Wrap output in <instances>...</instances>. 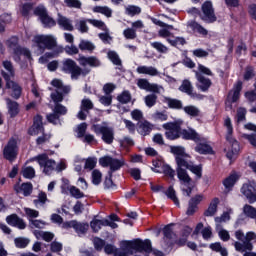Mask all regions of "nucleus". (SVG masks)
Returning a JSON list of instances; mask_svg holds the SVG:
<instances>
[{
  "mask_svg": "<svg viewBox=\"0 0 256 256\" xmlns=\"http://www.w3.org/2000/svg\"><path fill=\"white\" fill-rule=\"evenodd\" d=\"M171 153L175 155L177 163V176L182 183V193L186 197H190L193 192V187H191V177L187 174L188 168L191 167L193 162L191 161V156L185 153V148L181 146H172Z\"/></svg>",
  "mask_w": 256,
  "mask_h": 256,
  "instance_id": "1",
  "label": "nucleus"
},
{
  "mask_svg": "<svg viewBox=\"0 0 256 256\" xmlns=\"http://www.w3.org/2000/svg\"><path fill=\"white\" fill-rule=\"evenodd\" d=\"M32 48L37 55H43L45 49L53 50L46 52L39 58V63L42 64L48 63L49 59H55L63 53V47L57 46V38L53 35H35L32 39Z\"/></svg>",
  "mask_w": 256,
  "mask_h": 256,
  "instance_id": "2",
  "label": "nucleus"
},
{
  "mask_svg": "<svg viewBox=\"0 0 256 256\" xmlns=\"http://www.w3.org/2000/svg\"><path fill=\"white\" fill-rule=\"evenodd\" d=\"M135 251L137 253H149L151 251V240L122 241L120 249L114 252V256H129L133 255Z\"/></svg>",
  "mask_w": 256,
  "mask_h": 256,
  "instance_id": "3",
  "label": "nucleus"
},
{
  "mask_svg": "<svg viewBox=\"0 0 256 256\" xmlns=\"http://www.w3.org/2000/svg\"><path fill=\"white\" fill-rule=\"evenodd\" d=\"M6 45L9 49H12L14 61L19 63L22 68L27 67L25 64L21 63V60L25 59V61H31V51L25 47L19 46V38L17 36L10 37L6 41Z\"/></svg>",
  "mask_w": 256,
  "mask_h": 256,
  "instance_id": "4",
  "label": "nucleus"
},
{
  "mask_svg": "<svg viewBox=\"0 0 256 256\" xmlns=\"http://www.w3.org/2000/svg\"><path fill=\"white\" fill-rule=\"evenodd\" d=\"M224 125L227 129L226 140L228 143V148H225L226 157L228 159H235V156L239 154L241 151V146H239V142L233 138V125L231 124V118H226L224 121Z\"/></svg>",
  "mask_w": 256,
  "mask_h": 256,
  "instance_id": "5",
  "label": "nucleus"
},
{
  "mask_svg": "<svg viewBox=\"0 0 256 256\" xmlns=\"http://www.w3.org/2000/svg\"><path fill=\"white\" fill-rule=\"evenodd\" d=\"M235 237L238 239V241H241L234 243L236 251H239L240 253H245V251H253V243L251 242L256 241L255 232L250 231L245 234L241 230H238L235 232Z\"/></svg>",
  "mask_w": 256,
  "mask_h": 256,
  "instance_id": "6",
  "label": "nucleus"
},
{
  "mask_svg": "<svg viewBox=\"0 0 256 256\" xmlns=\"http://www.w3.org/2000/svg\"><path fill=\"white\" fill-rule=\"evenodd\" d=\"M62 71L71 75V79L77 80L79 77H85L91 73L89 68H81L77 65V62L71 59H65L62 62Z\"/></svg>",
  "mask_w": 256,
  "mask_h": 256,
  "instance_id": "7",
  "label": "nucleus"
},
{
  "mask_svg": "<svg viewBox=\"0 0 256 256\" xmlns=\"http://www.w3.org/2000/svg\"><path fill=\"white\" fill-rule=\"evenodd\" d=\"M91 130L96 133V135H102V141L107 143V145H111L115 139L113 128L109 127V124L106 122H103L102 124H93Z\"/></svg>",
  "mask_w": 256,
  "mask_h": 256,
  "instance_id": "8",
  "label": "nucleus"
},
{
  "mask_svg": "<svg viewBox=\"0 0 256 256\" xmlns=\"http://www.w3.org/2000/svg\"><path fill=\"white\" fill-rule=\"evenodd\" d=\"M51 85L56 88L50 95L53 103H61V101H63V95L71 91V88L69 86H64L63 82L59 79L52 80Z\"/></svg>",
  "mask_w": 256,
  "mask_h": 256,
  "instance_id": "9",
  "label": "nucleus"
},
{
  "mask_svg": "<svg viewBox=\"0 0 256 256\" xmlns=\"http://www.w3.org/2000/svg\"><path fill=\"white\" fill-rule=\"evenodd\" d=\"M33 161H37L45 175H51L55 171V167H57L55 160L49 159L47 154H40L33 158Z\"/></svg>",
  "mask_w": 256,
  "mask_h": 256,
  "instance_id": "10",
  "label": "nucleus"
},
{
  "mask_svg": "<svg viewBox=\"0 0 256 256\" xmlns=\"http://www.w3.org/2000/svg\"><path fill=\"white\" fill-rule=\"evenodd\" d=\"M99 163L102 167H110L109 173H115V171H119L125 165V160L104 156L100 158Z\"/></svg>",
  "mask_w": 256,
  "mask_h": 256,
  "instance_id": "11",
  "label": "nucleus"
},
{
  "mask_svg": "<svg viewBox=\"0 0 256 256\" xmlns=\"http://www.w3.org/2000/svg\"><path fill=\"white\" fill-rule=\"evenodd\" d=\"M200 19L204 23H215L217 16L215 15V9L211 1H206L202 4V12H200Z\"/></svg>",
  "mask_w": 256,
  "mask_h": 256,
  "instance_id": "12",
  "label": "nucleus"
},
{
  "mask_svg": "<svg viewBox=\"0 0 256 256\" xmlns=\"http://www.w3.org/2000/svg\"><path fill=\"white\" fill-rule=\"evenodd\" d=\"M55 105L52 108L53 113L47 115V121L53 125H61V120L59 119L61 115H67V107L59 104V102H54Z\"/></svg>",
  "mask_w": 256,
  "mask_h": 256,
  "instance_id": "13",
  "label": "nucleus"
},
{
  "mask_svg": "<svg viewBox=\"0 0 256 256\" xmlns=\"http://www.w3.org/2000/svg\"><path fill=\"white\" fill-rule=\"evenodd\" d=\"M163 129H165V136L170 141H175V139H179L181 137V125L177 122H167L162 125Z\"/></svg>",
  "mask_w": 256,
  "mask_h": 256,
  "instance_id": "14",
  "label": "nucleus"
},
{
  "mask_svg": "<svg viewBox=\"0 0 256 256\" xmlns=\"http://www.w3.org/2000/svg\"><path fill=\"white\" fill-rule=\"evenodd\" d=\"M18 151L17 139L11 138L3 149V157L7 161H15Z\"/></svg>",
  "mask_w": 256,
  "mask_h": 256,
  "instance_id": "15",
  "label": "nucleus"
},
{
  "mask_svg": "<svg viewBox=\"0 0 256 256\" xmlns=\"http://www.w3.org/2000/svg\"><path fill=\"white\" fill-rule=\"evenodd\" d=\"M151 190L154 193H159V192L164 193V195L167 196L168 199H171L177 207H180L179 198H177V195L173 186H169L167 191H165V188L163 186L151 184Z\"/></svg>",
  "mask_w": 256,
  "mask_h": 256,
  "instance_id": "16",
  "label": "nucleus"
},
{
  "mask_svg": "<svg viewBox=\"0 0 256 256\" xmlns=\"http://www.w3.org/2000/svg\"><path fill=\"white\" fill-rule=\"evenodd\" d=\"M34 14L39 17L41 23L44 24V27H55L56 22L49 16V14H47L45 6H38L35 8Z\"/></svg>",
  "mask_w": 256,
  "mask_h": 256,
  "instance_id": "17",
  "label": "nucleus"
},
{
  "mask_svg": "<svg viewBox=\"0 0 256 256\" xmlns=\"http://www.w3.org/2000/svg\"><path fill=\"white\" fill-rule=\"evenodd\" d=\"M241 193L246 196L249 203H255L256 201V182L249 181L248 183L244 184L241 188Z\"/></svg>",
  "mask_w": 256,
  "mask_h": 256,
  "instance_id": "18",
  "label": "nucleus"
},
{
  "mask_svg": "<svg viewBox=\"0 0 256 256\" xmlns=\"http://www.w3.org/2000/svg\"><path fill=\"white\" fill-rule=\"evenodd\" d=\"M137 86L139 89L149 91L150 93H160L163 91V86H160L159 84H151L149 80L145 78L138 79Z\"/></svg>",
  "mask_w": 256,
  "mask_h": 256,
  "instance_id": "19",
  "label": "nucleus"
},
{
  "mask_svg": "<svg viewBox=\"0 0 256 256\" xmlns=\"http://www.w3.org/2000/svg\"><path fill=\"white\" fill-rule=\"evenodd\" d=\"M241 89H243V83L238 82L234 85V88L228 93V97L226 100V107L228 109H231V103H237V101H239Z\"/></svg>",
  "mask_w": 256,
  "mask_h": 256,
  "instance_id": "20",
  "label": "nucleus"
},
{
  "mask_svg": "<svg viewBox=\"0 0 256 256\" xmlns=\"http://www.w3.org/2000/svg\"><path fill=\"white\" fill-rule=\"evenodd\" d=\"M203 199H205V196H203V194H198L189 200L188 208L186 210V215H188V217H191L197 213L199 210V203H201Z\"/></svg>",
  "mask_w": 256,
  "mask_h": 256,
  "instance_id": "21",
  "label": "nucleus"
},
{
  "mask_svg": "<svg viewBox=\"0 0 256 256\" xmlns=\"http://www.w3.org/2000/svg\"><path fill=\"white\" fill-rule=\"evenodd\" d=\"M64 229H74L78 235H85L87 233V229H89V224L77 222L75 220H71L65 222L63 224Z\"/></svg>",
  "mask_w": 256,
  "mask_h": 256,
  "instance_id": "22",
  "label": "nucleus"
},
{
  "mask_svg": "<svg viewBox=\"0 0 256 256\" xmlns=\"http://www.w3.org/2000/svg\"><path fill=\"white\" fill-rule=\"evenodd\" d=\"M62 181H64V184L61 186L62 193H67V191H69L74 199H83V197H85V194L81 192L79 188L69 185V180L64 178Z\"/></svg>",
  "mask_w": 256,
  "mask_h": 256,
  "instance_id": "23",
  "label": "nucleus"
},
{
  "mask_svg": "<svg viewBox=\"0 0 256 256\" xmlns=\"http://www.w3.org/2000/svg\"><path fill=\"white\" fill-rule=\"evenodd\" d=\"M180 137H182V139H185L186 141H194V143H199V141H203V137H201V135H199V133H197V131H195V129H183L181 131V135Z\"/></svg>",
  "mask_w": 256,
  "mask_h": 256,
  "instance_id": "24",
  "label": "nucleus"
},
{
  "mask_svg": "<svg viewBox=\"0 0 256 256\" xmlns=\"http://www.w3.org/2000/svg\"><path fill=\"white\" fill-rule=\"evenodd\" d=\"M194 151L200 155H213V147L207 143L205 138H202V141L196 142Z\"/></svg>",
  "mask_w": 256,
  "mask_h": 256,
  "instance_id": "25",
  "label": "nucleus"
},
{
  "mask_svg": "<svg viewBox=\"0 0 256 256\" xmlns=\"http://www.w3.org/2000/svg\"><path fill=\"white\" fill-rule=\"evenodd\" d=\"M78 63L82 67H87V65H89V67H101V60L95 56H80Z\"/></svg>",
  "mask_w": 256,
  "mask_h": 256,
  "instance_id": "26",
  "label": "nucleus"
},
{
  "mask_svg": "<svg viewBox=\"0 0 256 256\" xmlns=\"http://www.w3.org/2000/svg\"><path fill=\"white\" fill-rule=\"evenodd\" d=\"M43 131V117L37 115L34 117L33 125L29 128L28 133L29 135L35 136L39 135V133H43Z\"/></svg>",
  "mask_w": 256,
  "mask_h": 256,
  "instance_id": "27",
  "label": "nucleus"
},
{
  "mask_svg": "<svg viewBox=\"0 0 256 256\" xmlns=\"http://www.w3.org/2000/svg\"><path fill=\"white\" fill-rule=\"evenodd\" d=\"M6 81V89L11 90V96L14 99H19L21 97V86L17 84V82L11 80V78H8Z\"/></svg>",
  "mask_w": 256,
  "mask_h": 256,
  "instance_id": "28",
  "label": "nucleus"
},
{
  "mask_svg": "<svg viewBox=\"0 0 256 256\" xmlns=\"http://www.w3.org/2000/svg\"><path fill=\"white\" fill-rule=\"evenodd\" d=\"M57 23L64 31H73V29H75L73 26V21L61 14H58Z\"/></svg>",
  "mask_w": 256,
  "mask_h": 256,
  "instance_id": "29",
  "label": "nucleus"
},
{
  "mask_svg": "<svg viewBox=\"0 0 256 256\" xmlns=\"http://www.w3.org/2000/svg\"><path fill=\"white\" fill-rule=\"evenodd\" d=\"M136 73L139 75H149L150 77H157L159 75V70L153 66H138L136 69Z\"/></svg>",
  "mask_w": 256,
  "mask_h": 256,
  "instance_id": "30",
  "label": "nucleus"
},
{
  "mask_svg": "<svg viewBox=\"0 0 256 256\" xmlns=\"http://www.w3.org/2000/svg\"><path fill=\"white\" fill-rule=\"evenodd\" d=\"M196 79L198 81V88L201 89L203 92L209 91V87H211L212 82L211 79L206 78L203 74L196 72Z\"/></svg>",
  "mask_w": 256,
  "mask_h": 256,
  "instance_id": "31",
  "label": "nucleus"
},
{
  "mask_svg": "<svg viewBox=\"0 0 256 256\" xmlns=\"http://www.w3.org/2000/svg\"><path fill=\"white\" fill-rule=\"evenodd\" d=\"M14 189L16 193H18V195H24V197H29V195L33 193V184L23 183L21 184V186L16 185Z\"/></svg>",
  "mask_w": 256,
  "mask_h": 256,
  "instance_id": "32",
  "label": "nucleus"
},
{
  "mask_svg": "<svg viewBox=\"0 0 256 256\" xmlns=\"http://www.w3.org/2000/svg\"><path fill=\"white\" fill-rule=\"evenodd\" d=\"M244 128L247 129L248 131H254L252 135L249 134H243L242 137L244 139H248L249 143L256 148V126L253 123H248L244 125Z\"/></svg>",
  "mask_w": 256,
  "mask_h": 256,
  "instance_id": "33",
  "label": "nucleus"
},
{
  "mask_svg": "<svg viewBox=\"0 0 256 256\" xmlns=\"http://www.w3.org/2000/svg\"><path fill=\"white\" fill-rule=\"evenodd\" d=\"M179 91H181L182 93H186L193 99H197V97H199L197 94L193 93V85H191V82L189 80H184L182 82L181 86L179 87Z\"/></svg>",
  "mask_w": 256,
  "mask_h": 256,
  "instance_id": "34",
  "label": "nucleus"
},
{
  "mask_svg": "<svg viewBox=\"0 0 256 256\" xmlns=\"http://www.w3.org/2000/svg\"><path fill=\"white\" fill-rule=\"evenodd\" d=\"M3 67L4 69L7 71H3L2 72V76L5 80L8 79H13L15 77V69L13 68V64L11 63V61H4L3 62Z\"/></svg>",
  "mask_w": 256,
  "mask_h": 256,
  "instance_id": "35",
  "label": "nucleus"
},
{
  "mask_svg": "<svg viewBox=\"0 0 256 256\" xmlns=\"http://www.w3.org/2000/svg\"><path fill=\"white\" fill-rule=\"evenodd\" d=\"M6 105L10 117H17L19 115V104L11 98H6Z\"/></svg>",
  "mask_w": 256,
  "mask_h": 256,
  "instance_id": "36",
  "label": "nucleus"
},
{
  "mask_svg": "<svg viewBox=\"0 0 256 256\" xmlns=\"http://www.w3.org/2000/svg\"><path fill=\"white\" fill-rule=\"evenodd\" d=\"M237 181H239V174L236 172H233L226 179H224L223 185L225 189L229 190L235 185V183H237Z\"/></svg>",
  "mask_w": 256,
  "mask_h": 256,
  "instance_id": "37",
  "label": "nucleus"
},
{
  "mask_svg": "<svg viewBox=\"0 0 256 256\" xmlns=\"http://www.w3.org/2000/svg\"><path fill=\"white\" fill-rule=\"evenodd\" d=\"M89 23V19H78L75 21V27L79 33H89V26L87 25Z\"/></svg>",
  "mask_w": 256,
  "mask_h": 256,
  "instance_id": "38",
  "label": "nucleus"
},
{
  "mask_svg": "<svg viewBox=\"0 0 256 256\" xmlns=\"http://www.w3.org/2000/svg\"><path fill=\"white\" fill-rule=\"evenodd\" d=\"M93 13H100L107 18L113 17V9L108 6H94L92 8Z\"/></svg>",
  "mask_w": 256,
  "mask_h": 256,
  "instance_id": "39",
  "label": "nucleus"
},
{
  "mask_svg": "<svg viewBox=\"0 0 256 256\" xmlns=\"http://www.w3.org/2000/svg\"><path fill=\"white\" fill-rule=\"evenodd\" d=\"M34 235L36 239H43V241H46L47 243H50V241H53V238L55 235L51 232H45L41 230H35Z\"/></svg>",
  "mask_w": 256,
  "mask_h": 256,
  "instance_id": "40",
  "label": "nucleus"
},
{
  "mask_svg": "<svg viewBox=\"0 0 256 256\" xmlns=\"http://www.w3.org/2000/svg\"><path fill=\"white\" fill-rule=\"evenodd\" d=\"M138 131H139L140 135H143L145 137V135H149V133H151V131H153V124H151V122L145 120L142 123H140Z\"/></svg>",
  "mask_w": 256,
  "mask_h": 256,
  "instance_id": "41",
  "label": "nucleus"
},
{
  "mask_svg": "<svg viewBox=\"0 0 256 256\" xmlns=\"http://www.w3.org/2000/svg\"><path fill=\"white\" fill-rule=\"evenodd\" d=\"M219 205V198H214L208 209L204 212L205 217H213L217 213V206Z\"/></svg>",
  "mask_w": 256,
  "mask_h": 256,
  "instance_id": "42",
  "label": "nucleus"
},
{
  "mask_svg": "<svg viewBox=\"0 0 256 256\" xmlns=\"http://www.w3.org/2000/svg\"><path fill=\"white\" fill-rule=\"evenodd\" d=\"M193 232V228L185 226L181 231V238L178 240V245H185L189 235Z\"/></svg>",
  "mask_w": 256,
  "mask_h": 256,
  "instance_id": "43",
  "label": "nucleus"
},
{
  "mask_svg": "<svg viewBox=\"0 0 256 256\" xmlns=\"http://www.w3.org/2000/svg\"><path fill=\"white\" fill-rule=\"evenodd\" d=\"M125 15L129 17H135V15H141V7L136 5L125 6Z\"/></svg>",
  "mask_w": 256,
  "mask_h": 256,
  "instance_id": "44",
  "label": "nucleus"
},
{
  "mask_svg": "<svg viewBox=\"0 0 256 256\" xmlns=\"http://www.w3.org/2000/svg\"><path fill=\"white\" fill-rule=\"evenodd\" d=\"M164 103H166L168 105V107H170V109H182L183 108V103L177 99L165 97Z\"/></svg>",
  "mask_w": 256,
  "mask_h": 256,
  "instance_id": "45",
  "label": "nucleus"
},
{
  "mask_svg": "<svg viewBox=\"0 0 256 256\" xmlns=\"http://www.w3.org/2000/svg\"><path fill=\"white\" fill-rule=\"evenodd\" d=\"M90 226H91L92 231H94V233H97V232L101 231V227H105V219L99 220L97 218H94L90 222Z\"/></svg>",
  "mask_w": 256,
  "mask_h": 256,
  "instance_id": "46",
  "label": "nucleus"
},
{
  "mask_svg": "<svg viewBox=\"0 0 256 256\" xmlns=\"http://www.w3.org/2000/svg\"><path fill=\"white\" fill-rule=\"evenodd\" d=\"M79 49L81 51H89L91 53L92 51H95V44H93L89 40H81L79 44Z\"/></svg>",
  "mask_w": 256,
  "mask_h": 256,
  "instance_id": "47",
  "label": "nucleus"
},
{
  "mask_svg": "<svg viewBox=\"0 0 256 256\" xmlns=\"http://www.w3.org/2000/svg\"><path fill=\"white\" fill-rule=\"evenodd\" d=\"M151 117L153 121H160L161 123L169 119V115H167V112L165 111H156L151 115Z\"/></svg>",
  "mask_w": 256,
  "mask_h": 256,
  "instance_id": "48",
  "label": "nucleus"
},
{
  "mask_svg": "<svg viewBox=\"0 0 256 256\" xmlns=\"http://www.w3.org/2000/svg\"><path fill=\"white\" fill-rule=\"evenodd\" d=\"M210 249H212V251H216V253H220L222 256L229 255V253L227 252V248L221 246V243L219 242L210 244Z\"/></svg>",
  "mask_w": 256,
  "mask_h": 256,
  "instance_id": "49",
  "label": "nucleus"
},
{
  "mask_svg": "<svg viewBox=\"0 0 256 256\" xmlns=\"http://www.w3.org/2000/svg\"><path fill=\"white\" fill-rule=\"evenodd\" d=\"M243 213L246 217H250V219H256V209L249 204L244 205Z\"/></svg>",
  "mask_w": 256,
  "mask_h": 256,
  "instance_id": "50",
  "label": "nucleus"
},
{
  "mask_svg": "<svg viewBox=\"0 0 256 256\" xmlns=\"http://www.w3.org/2000/svg\"><path fill=\"white\" fill-rule=\"evenodd\" d=\"M47 201H49V199H47V194L45 192H40L38 198L35 199L33 203L36 207H43Z\"/></svg>",
  "mask_w": 256,
  "mask_h": 256,
  "instance_id": "51",
  "label": "nucleus"
},
{
  "mask_svg": "<svg viewBox=\"0 0 256 256\" xmlns=\"http://www.w3.org/2000/svg\"><path fill=\"white\" fill-rule=\"evenodd\" d=\"M88 23L90 25H93V27H96L97 29H101V31H108L107 25H105V22L97 19H88Z\"/></svg>",
  "mask_w": 256,
  "mask_h": 256,
  "instance_id": "52",
  "label": "nucleus"
},
{
  "mask_svg": "<svg viewBox=\"0 0 256 256\" xmlns=\"http://www.w3.org/2000/svg\"><path fill=\"white\" fill-rule=\"evenodd\" d=\"M117 100L119 103H122V105H126V103L131 102V93H129V91H123L120 95H118Z\"/></svg>",
  "mask_w": 256,
  "mask_h": 256,
  "instance_id": "53",
  "label": "nucleus"
},
{
  "mask_svg": "<svg viewBox=\"0 0 256 256\" xmlns=\"http://www.w3.org/2000/svg\"><path fill=\"white\" fill-rule=\"evenodd\" d=\"M22 175L25 179H33L35 177V168L31 166L24 167L22 169Z\"/></svg>",
  "mask_w": 256,
  "mask_h": 256,
  "instance_id": "54",
  "label": "nucleus"
},
{
  "mask_svg": "<svg viewBox=\"0 0 256 256\" xmlns=\"http://www.w3.org/2000/svg\"><path fill=\"white\" fill-rule=\"evenodd\" d=\"M168 43L172 45V47H177L179 45H185L186 41L183 37L172 36V38H168Z\"/></svg>",
  "mask_w": 256,
  "mask_h": 256,
  "instance_id": "55",
  "label": "nucleus"
},
{
  "mask_svg": "<svg viewBox=\"0 0 256 256\" xmlns=\"http://www.w3.org/2000/svg\"><path fill=\"white\" fill-rule=\"evenodd\" d=\"M144 101H145L146 107H149V108L155 107L157 103V95L155 94L147 95L145 96Z\"/></svg>",
  "mask_w": 256,
  "mask_h": 256,
  "instance_id": "56",
  "label": "nucleus"
},
{
  "mask_svg": "<svg viewBox=\"0 0 256 256\" xmlns=\"http://www.w3.org/2000/svg\"><path fill=\"white\" fill-rule=\"evenodd\" d=\"M184 112L187 115H190V117H199V113H201V111H199V108H197L195 106L184 107Z\"/></svg>",
  "mask_w": 256,
  "mask_h": 256,
  "instance_id": "57",
  "label": "nucleus"
},
{
  "mask_svg": "<svg viewBox=\"0 0 256 256\" xmlns=\"http://www.w3.org/2000/svg\"><path fill=\"white\" fill-rule=\"evenodd\" d=\"M190 27L195 31L196 33H199L200 35H207L208 31L205 29L201 24L197 22H192L190 24Z\"/></svg>",
  "mask_w": 256,
  "mask_h": 256,
  "instance_id": "58",
  "label": "nucleus"
},
{
  "mask_svg": "<svg viewBox=\"0 0 256 256\" xmlns=\"http://www.w3.org/2000/svg\"><path fill=\"white\" fill-rule=\"evenodd\" d=\"M14 243L18 249H25L27 245H29V239L23 238V237H18L14 239Z\"/></svg>",
  "mask_w": 256,
  "mask_h": 256,
  "instance_id": "59",
  "label": "nucleus"
},
{
  "mask_svg": "<svg viewBox=\"0 0 256 256\" xmlns=\"http://www.w3.org/2000/svg\"><path fill=\"white\" fill-rule=\"evenodd\" d=\"M151 47H153V49H156L158 53H167L169 51V48H167V46H165L161 42H152Z\"/></svg>",
  "mask_w": 256,
  "mask_h": 256,
  "instance_id": "60",
  "label": "nucleus"
},
{
  "mask_svg": "<svg viewBox=\"0 0 256 256\" xmlns=\"http://www.w3.org/2000/svg\"><path fill=\"white\" fill-rule=\"evenodd\" d=\"M103 179V174L99 170L92 171V183L93 185H99Z\"/></svg>",
  "mask_w": 256,
  "mask_h": 256,
  "instance_id": "61",
  "label": "nucleus"
},
{
  "mask_svg": "<svg viewBox=\"0 0 256 256\" xmlns=\"http://www.w3.org/2000/svg\"><path fill=\"white\" fill-rule=\"evenodd\" d=\"M123 35L125 39H129V40L137 39V32L133 28H126L123 31Z\"/></svg>",
  "mask_w": 256,
  "mask_h": 256,
  "instance_id": "62",
  "label": "nucleus"
},
{
  "mask_svg": "<svg viewBox=\"0 0 256 256\" xmlns=\"http://www.w3.org/2000/svg\"><path fill=\"white\" fill-rule=\"evenodd\" d=\"M78 139H83L85 133H87V123L83 122L77 126L76 129Z\"/></svg>",
  "mask_w": 256,
  "mask_h": 256,
  "instance_id": "63",
  "label": "nucleus"
},
{
  "mask_svg": "<svg viewBox=\"0 0 256 256\" xmlns=\"http://www.w3.org/2000/svg\"><path fill=\"white\" fill-rule=\"evenodd\" d=\"M108 58L114 65H121V58H119V55L115 51H109L108 52Z\"/></svg>",
  "mask_w": 256,
  "mask_h": 256,
  "instance_id": "64",
  "label": "nucleus"
}]
</instances>
